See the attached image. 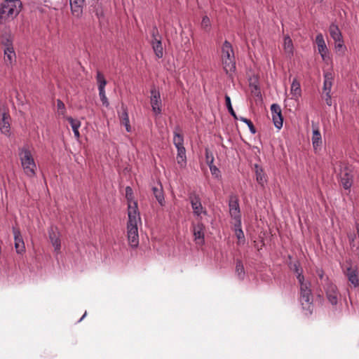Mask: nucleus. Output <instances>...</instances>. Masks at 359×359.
<instances>
[{
  "mask_svg": "<svg viewBox=\"0 0 359 359\" xmlns=\"http://www.w3.org/2000/svg\"><path fill=\"white\" fill-rule=\"evenodd\" d=\"M343 271L344 275L348 278V281L353 285V287H358L359 277L357 266H353L351 264H350L346 269H344Z\"/></svg>",
  "mask_w": 359,
  "mask_h": 359,
  "instance_id": "nucleus-12",
  "label": "nucleus"
},
{
  "mask_svg": "<svg viewBox=\"0 0 359 359\" xmlns=\"http://www.w3.org/2000/svg\"><path fill=\"white\" fill-rule=\"evenodd\" d=\"M22 2L20 4L15 2L4 1L0 6V25L5 23L9 18L16 17L21 11Z\"/></svg>",
  "mask_w": 359,
  "mask_h": 359,
  "instance_id": "nucleus-4",
  "label": "nucleus"
},
{
  "mask_svg": "<svg viewBox=\"0 0 359 359\" xmlns=\"http://www.w3.org/2000/svg\"><path fill=\"white\" fill-rule=\"evenodd\" d=\"M236 273L240 280H243L244 279L245 271L243 262L241 259H237L236 262Z\"/></svg>",
  "mask_w": 359,
  "mask_h": 359,
  "instance_id": "nucleus-31",
  "label": "nucleus"
},
{
  "mask_svg": "<svg viewBox=\"0 0 359 359\" xmlns=\"http://www.w3.org/2000/svg\"><path fill=\"white\" fill-rule=\"evenodd\" d=\"M201 27L205 31H208L210 29V21L209 18L207 15H205L203 18L202 21H201Z\"/></svg>",
  "mask_w": 359,
  "mask_h": 359,
  "instance_id": "nucleus-40",
  "label": "nucleus"
},
{
  "mask_svg": "<svg viewBox=\"0 0 359 359\" xmlns=\"http://www.w3.org/2000/svg\"><path fill=\"white\" fill-rule=\"evenodd\" d=\"M95 0H69L72 14L79 18L82 15L86 4H91Z\"/></svg>",
  "mask_w": 359,
  "mask_h": 359,
  "instance_id": "nucleus-9",
  "label": "nucleus"
},
{
  "mask_svg": "<svg viewBox=\"0 0 359 359\" xmlns=\"http://www.w3.org/2000/svg\"><path fill=\"white\" fill-rule=\"evenodd\" d=\"M222 53L224 70L226 74L234 72L236 70L234 53L231 44L226 40L222 45Z\"/></svg>",
  "mask_w": 359,
  "mask_h": 359,
  "instance_id": "nucleus-2",
  "label": "nucleus"
},
{
  "mask_svg": "<svg viewBox=\"0 0 359 359\" xmlns=\"http://www.w3.org/2000/svg\"><path fill=\"white\" fill-rule=\"evenodd\" d=\"M329 32L334 41H339V39L343 38L339 27L334 23L330 25Z\"/></svg>",
  "mask_w": 359,
  "mask_h": 359,
  "instance_id": "nucleus-26",
  "label": "nucleus"
},
{
  "mask_svg": "<svg viewBox=\"0 0 359 359\" xmlns=\"http://www.w3.org/2000/svg\"><path fill=\"white\" fill-rule=\"evenodd\" d=\"M57 227L51 226L48 230V235L50 241L55 248V250H59L60 249V239L59 238V233L57 231Z\"/></svg>",
  "mask_w": 359,
  "mask_h": 359,
  "instance_id": "nucleus-18",
  "label": "nucleus"
},
{
  "mask_svg": "<svg viewBox=\"0 0 359 359\" xmlns=\"http://www.w3.org/2000/svg\"><path fill=\"white\" fill-rule=\"evenodd\" d=\"M290 269L297 274V278L298 282H302L305 280L304 276L302 274L303 270L300 266L299 262H295L290 264Z\"/></svg>",
  "mask_w": 359,
  "mask_h": 359,
  "instance_id": "nucleus-29",
  "label": "nucleus"
},
{
  "mask_svg": "<svg viewBox=\"0 0 359 359\" xmlns=\"http://www.w3.org/2000/svg\"><path fill=\"white\" fill-rule=\"evenodd\" d=\"M189 200L191 203L194 213L197 216H199L203 212V208L198 194L195 191L189 193Z\"/></svg>",
  "mask_w": 359,
  "mask_h": 359,
  "instance_id": "nucleus-14",
  "label": "nucleus"
},
{
  "mask_svg": "<svg viewBox=\"0 0 359 359\" xmlns=\"http://www.w3.org/2000/svg\"><path fill=\"white\" fill-rule=\"evenodd\" d=\"M327 299L332 305H337L338 302L339 292L337 286L330 280L328 277L325 278L323 285Z\"/></svg>",
  "mask_w": 359,
  "mask_h": 359,
  "instance_id": "nucleus-6",
  "label": "nucleus"
},
{
  "mask_svg": "<svg viewBox=\"0 0 359 359\" xmlns=\"http://www.w3.org/2000/svg\"><path fill=\"white\" fill-rule=\"evenodd\" d=\"M180 129L177 127L174 132L173 143L177 149V161L181 166L186 164V149L184 147V137L180 133Z\"/></svg>",
  "mask_w": 359,
  "mask_h": 359,
  "instance_id": "nucleus-5",
  "label": "nucleus"
},
{
  "mask_svg": "<svg viewBox=\"0 0 359 359\" xmlns=\"http://www.w3.org/2000/svg\"><path fill=\"white\" fill-rule=\"evenodd\" d=\"M209 168L212 175H215L216 177L219 176L220 171L214 164L210 165Z\"/></svg>",
  "mask_w": 359,
  "mask_h": 359,
  "instance_id": "nucleus-44",
  "label": "nucleus"
},
{
  "mask_svg": "<svg viewBox=\"0 0 359 359\" xmlns=\"http://www.w3.org/2000/svg\"><path fill=\"white\" fill-rule=\"evenodd\" d=\"M128 238L132 248H136L139 244L137 225L127 226Z\"/></svg>",
  "mask_w": 359,
  "mask_h": 359,
  "instance_id": "nucleus-17",
  "label": "nucleus"
},
{
  "mask_svg": "<svg viewBox=\"0 0 359 359\" xmlns=\"http://www.w3.org/2000/svg\"><path fill=\"white\" fill-rule=\"evenodd\" d=\"M240 120L248 125L252 134H255L257 133L255 127L250 119H248L245 117H240Z\"/></svg>",
  "mask_w": 359,
  "mask_h": 359,
  "instance_id": "nucleus-37",
  "label": "nucleus"
},
{
  "mask_svg": "<svg viewBox=\"0 0 359 359\" xmlns=\"http://www.w3.org/2000/svg\"><path fill=\"white\" fill-rule=\"evenodd\" d=\"M225 102H226V108L229 112V114L236 119H237V116L232 107V105H231V99H230V97L227 95H225Z\"/></svg>",
  "mask_w": 359,
  "mask_h": 359,
  "instance_id": "nucleus-36",
  "label": "nucleus"
},
{
  "mask_svg": "<svg viewBox=\"0 0 359 359\" xmlns=\"http://www.w3.org/2000/svg\"><path fill=\"white\" fill-rule=\"evenodd\" d=\"M1 44L4 46V48H13V36L11 32H6L0 36Z\"/></svg>",
  "mask_w": 359,
  "mask_h": 359,
  "instance_id": "nucleus-22",
  "label": "nucleus"
},
{
  "mask_svg": "<svg viewBox=\"0 0 359 359\" xmlns=\"http://www.w3.org/2000/svg\"><path fill=\"white\" fill-rule=\"evenodd\" d=\"M250 88H251L252 95L256 97V101L262 102V93H261L260 89L259 88L258 86L250 85Z\"/></svg>",
  "mask_w": 359,
  "mask_h": 359,
  "instance_id": "nucleus-35",
  "label": "nucleus"
},
{
  "mask_svg": "<svg viewBox=\"0 0 359 359\" xmlns=\"http://www.w3.org/2000/svg\"><path fill=\"white\" fill-rule=\"evenodd\" d=\"M95 15L99 18H103L104 17V13L102 8V6L99 4L97 5V7L95 10Z\"/></svg>",
  "mask_w": 359,
  "mask_h": 359,
  "instance_id": "nucleus-43",
  "label": "nucleus"
},
{
  "mask_svg": "<svg viewBox=\"0 0 359 359\" xmlns=\"http://www.w3.org/2000/svg\"><path fill=\"white\" fill-rule=\"evenodd\" d=\"M205 161L208 166L212 165L214 162V156L208 149H205Z\"/></svg>",
  "mask_w": 359,
  "mask_h": 359,
  "instance_id": "nucleus-39",
  "label": "nucleus"
},
{
  "mask_svg": "<svg viewBox=\"0 0 359 359\" xmlns=\"http://www.w3.org/2000/svg\"><path fill=\"white\" fill-rule=\"evenodd\" d=\"M316 273L317 276H318V278H320V280H321L322 284L323 285L325 284V277H327V276L325 275V272L323 270V269L317 268L316 270Z\"/></svg>",
  "mask_w": 359,
  "mask_h": 359,
  "instance_id": "nucleus-41",
  "label": "nucleus"
},
{
  "mask_svg": "<svg viewBox=\"0 0 359 359\" xmlns=\"http://www.w3.org/2000/svg\"><path fill=\"white\" fill-rule=\"evenodd\" d=\"M272 120L276 128L280 129L283 127V117L281 108L279 104L274 103L271 106Z\"/></svg>",
  "mask_w": 359,
  "mask_h": 359,
  "instance_id": "nucleus-13",
  "label": "nucleus"
},
{
  "mask_svg": "<svg viewBox=\"0 0 359 359\" xmlns=\"http://www.w3.org/2000/svg\"><path fill=\"white\" fill-rule=\"evenodd\" d=\"M283 46L287 54H288L289 56H292L293 55V43L289 36H285Z\"/></svg>",
  "mask_w": 359,
  "mask_h": 359,
  "instance_id": "nucleus-33",
  "label": "nucleus"
},
{
  "mask_svg": "<svg viewBox=\"0 0 359 359\" xmlns=\"http://www.w3.org/2000/svg\"><path fill=\"white\" fill-rule=\"evenodd\" d=\"M126 198L128 201V203L133 204V191L130 187H126Z\"/></svg>",
  "mask_w": 359,
  "mask_h": 359,
  "instance_id": "nucleus-38",
  "label": "nucleus"
},
{
  "mask_svg": "<svg viewBox=\"0 0 359 359\" xmlns=\"http://www.w3.org/2000/svg\"><path fill=\"white\" fill-rule=\"evenodd\" d=\"M121 109V111L118 113V117L121 123L125 126L127 132H130L131 126L130 125L128 109L123 104H122Z\"/></svg>",
  "mask_w": 359,
  "mask_h": 359,
  "instance_id": "nucleus-20",
  "label": "nucleus"
},
{
  "mask_svg": "<svg viewBox=\"0 0 359 359\" xmlns=\"http://www.w3.org/2000/svg\"><path fill=\"white\" fill-rule=\"evenodd\" d=\"M204 225L202 223H198L194 226L193 232L194 239L198 244L204 243Z\"/></svg>",
  "mask_w": 359,
  "mask_h": 359,
  "instance_id": "nucleus-21",
  "label": "nucleus"
},
{
  "mask_svg": "<svg viewBox=\"0 0 359 359\" xmlns=\"http://www.w3.org/2000/svg\"><path fill=\"white\" fill-rule=\"evenodd\" d=\"M86 312L83 314V316L81 318V319H80L79 321V322H80V321H81V320L84 318V317L86 316Z\"/></svg>",
  "mask_w": 359,
  "mask_h": 359,
  "instance_id": "nucleus-51",
  "label": "nucleus"
},
{
  "mask_svg": "<svg viewBox=\"0 0 359 359\" xmlns=\"http://www.w3.org/2000/svg\"><path fill=\"white\" fill-rule=\"evenodd\" d=\"M128 222L127 226L137 225L138 222H141L140 212L138 211L137 201H133V204L128 205Z\"/></svg>",
  "mask_w": 359,
  "mask_h": 359,
  "instance_id": "nucleus-10",
  "label": "nucleus"
},
{
  "mask_svg": "<svg viewBox=\"0 0 359 359\" xmlns=\"http://www.w3.org/2000/svg\"><path fill=\"white\" fill-rule=\"evenodd\" d=\"M340 182L345 189H350L353 182V169L349 166H344L340 169Z\"/></svg>",
  "mask_w": 359,
  "mask_h": 359,
  "instance_id": "nucleus-7",
  "label": "nucleus"
},
{
  "mask_svg": "<svg viewBox=\"0 0 359 359\" xmlns=\"http://www.w3.org/2000/svg\"><path fill=\"white\" fill-rule=\"evenodd\" d=\"M300 285V297L299 301L303 309L309 311V313H312L313 296L311 289V284L310 281L303 280L299 282Z\"/></svg>",
  "mask_w": 359,
  "mask_h": 359,
  "instance_id": "nucleus-3",
  "label": "nucleus"
},
{
  "mask_svg": "<svg viewBox=\"0 0 359 359\" xmlns=\"http://www.w3.org/2000/svg\"><path fill=\"white\" fill-rule=\"evenodd\" d=\"M150 93V102L152 111L155 115H159L162 111V101L160 92L154 86L151 88Z\"/></svg>",
  "mask_w": 359,
  "mask_h": 359,
  "instance_id": "nucleus-8",
  "label": "nucleus"
},
{
  "mask_svg": "<svg viewBox=\"0 0 359 359\" xmlns=\"http://www.w3.org/2000/svg\"><path fill=\"white\" fill-rule=\"evenodd\" d=\"M325 102L328 106L332 105V97L330 93L327 92L325 93Z\"/></svg>",
  "mask_w": 359,
  "mask_h": 359,
  "instance_id": "nucleus-48",
  "label": "nucleus"
},
{
  "mask_svg": "<svg viewBox=\"0 0 359 359\" xmlns=\"http://www.w3.org/2000/svg\"><path fill=\"white\" fill-rule=\"evenodd\" d=\"M335 42V48L338 50H341L342 48H345V46L344 45V40L343 38L339 39V41H334Z\"/></svg>",
  "mask_w": 359,
  "mask_h": 359,
  "instance_id": "nucleus-47",
  "label": "nucleus"
},
{
  "mask_svg": "<svg viewBox=\"0 0 359 359\" xmlns=\"http://www.w3.org/2000/svg\"><path fill=\"white\" fill-rule=\"evenodd\" d=\"M312 144L313 149L316 153L318 151V149H320V146L322 144L321 134L317 127L313 128V130Z\"/></svg>",
  "mask_w": 359,
  "mask_h": 359,
  "instance_id": "nucleus-23",
  "label": "nucleus"
},
{
  "mask_svg": "<svg viewBox=\"0 0 359 359\" xmlns=\"http://www.w3.org/2000/svg\"><path fill=\"white\" fill-rule=\"evenodd\" d=\"M333 76L331 73L327 72L324 74L323 91L330 93L332 86Z\"/></svg>",
  "mask_w": 359,
  "mask_h": 359,
  "instance_id": "nucleus-30",
  "label": "nucleus"
},
{
  "mask_svg": "<svg viewBox=\"0 0 359 359\" xmlns=\"http://www.w3.org/2000/svg\"><path fill=\"white\" fill-rule=\"evenodd\" d=\"M152 191L158 203L162 206L164 205L165 198L162 185L159 184L158 187H153Z\"/></svg>",
  "mask_w": 359,
  "mask_h": 359,
  "instance_id": "nucleus-25",
  "label": "nucleus"
},
{
  "mask_svg": "<svg viewBox=\"0 0 359 359\" xmlns=\"http://www.w3.org/2000/svg\"><path fill=\"white\" fill-rule=\"evenodd\" d=\"M238 201V198L236 195L231 194L229 196V207L231 217L241 215Z\"/></svg>",
  "mask_w": 359,
  "mask_h": 359,
  "instance_id": "nucleus-16",
  "label": "nucleus"
},
{
  "mask_svg": "<svg viewBox=\"0 0 359 359\" xmlns=\"http://www.w3.org/2000/svg\"><path fill=\"white\" fill-rule=\"evenodd\" d=\"M96 80L98 84L99 95L100 97V100L104 106L108 107L109 105V103L105 95L104 90L105 86L107 84V81L104 75L100 71L97 72Z\"/></svg>",
  "mask_w": 359,
  "mask_h": 359,
  "instance_id": "nucleus-11",
  "label": "nucleus"
},
{
  "mask_svg": "<svg viewBox=\"0 0 359 359\" xmlns=\"http://www.w3.org/2000/svg\"><path fill=\"white\" fill-rule=\"evenodd\" d=\"M13 233L14 236L15 248L16 252L18 254H22L25 251V246L19 228L13 226Z\"/></svg>",
  "mask_w": 359,
  "mask_h": 359,
  "instance_id": "nucleus-15",
  "label": "nucleus"
},
{
  "mask_svg": "<svg viewBox=\"0 0 359 359\" xmlns=\"http://www.w3.org/2000/svg\"><path fill=\"white\" fill-rule=\"evenodd\" d=\"M316 42L318 46V50L319 53L320 54L323 60H325L328 50L322 34H318L316 36Z\"/></svg>",
  "mask_w": 359,
  "mask_h": 359,
  "instance_id": "nucleus-19",
  "label": "nucleus"
},
{
  "mask_svg": "<svg viewBox=\"0 0 359 359\" xmlns=\"http://www.w3.org/2000/svg\"><path fill=\"white\" fill-rule=\"evenodd\" d=\"M57 107L58 110L61 111V114H64L65 112V106L63 102L60 100H57Z\"/></svg>",
  "mask_w": 359,
  "mask_h": 359,
  "instance_id": "nucleus-45",
  "label": "nucleus"
},
{
  "mask_svg": "<svg viewBox=\"0 0 359 359\" xmlns=\"http://www.w3.org/2000/svg\"><path fill=\"white\" fill-rule=\"evenodd\" d=\"M18 154L25 174L29 177H34L36 175V165L31 151L27 147H23L19 148Z\"/></svg>",
  "mask_w": 359,
  "mask_h": 359,
  "instance_id": "nucleus-1",
  "label": "nucleus"
},
{
  "mask_svg": "<svg viewBox=\"0 0 359 359\" xmlns=\"http://www.w3.org/2000/svg\"><path fill=\"white\" fill-rule=\"evenodd\" d=\"M4 58L6 62H9L10 64H12L13 61H15L16 59V55L14 51V48H4Z\"/></svg>",
  "mask_w": 359,
  "mask_h": 359,
  "instance_id": "nucleus-32",
  "label": "nucleus"
},
{
  "mask_svg": "<svg viewBox=\"0 0 359 359\" xmlns=\"http://www.w3.org/2000/svg\"><path fill=\"white\" fill-rule=\"evenodd\" d=\"M151 36H152V41H155V39H158V37L160 36H159V33H158V30L156 27V26H154L152 27V29H151Z\"/></svg>",
  "mask_w": 359,
  "mask_h": 359,
  "instance_id": "nucleus-46",
  "label": "nucleus"
},
{
  "mask_svg": "<svg viewBox=\"0 0 359 359\" xmlns=\"http://www.w3.org/2000/svg\"><path fill=\"white\" fill-rule=\"evenodd\" d=\"M67 120L71 125L74 136L76 139H79L80 137L79 128L81 126V122L79 120L74 119L72 116L67 117Z\"/></svg>",
  "mask_w": 359,
  "mask_h": 359,
  "instance_id": "nucleus-28",
  "label": "nucleus"
},
{
  "mask_svg": "<svg viewBox=\"0 0 359 359\" xmlns=\"http://www.w3.org/2000/svg\"><path fill=\"white\" fill-rule=\"evenodd\" d=\"M301 92L300 83L294 79L291 84L290 93L292 96L298 97L301 95Z\"/></svg>",
  "mask_w": 359,
  "mask_h": 359,
  "instance_id": "nucleus-34",
  "label": "nucleus"
},
{
  "mask_svg": "<svg viewBox=\"0 0 359 359\" xmlns=\"http://www.w3.org/2000/svg\"><path fill=\"white\" fill-rule=\"evenodd\" d=\"M234 219V229L235 231L241 229V215L232 217Z\"/></svg>",
  "mask_w": 359,
  "mask_h": 359,
  "instance_id": "nucleus-42",
  "label": "nucleus"
},
{
  "mask_svg": "<svg viewBox=\"0 0 359 359\" xmlns=\"http://www.w3.org/2000/svg\"><path fill=\"white\" fill-rule=\"evenodd\" d=\"M356 230H357V233H358V236L359 238V224H356Z\"/></svg>",
  "mask_w": 359,
  "mask_h": 359,
  "instance_id": "nucleus-50",
  "label": "nucleus"
},
{
  "mask_svg": "<svg viewBox=\"0 0 359 359\" xmlns=\"http://www.w3.org/2000/svg\"><path fill=\"white\" fill-rule=\"evenodd\" d=\"M255 171L256 175L257 182L262 186L266 182V176L264 173L263 169L261 166L257 164L255 165Z\"/></svg>",
  "mask_w": 359,
  "mask_h": 359,
  "instance_id": "nucleus-27",
  "label": "nucleus"
},
{
  "mask_svg": "<svg viewBox=\"0 0 359 359\" xmlns=\"http://www.w3.org/2000/svg\"><path fill=\"white\" fill-rule=\"evenodd\" d=\"M152 48L155 55L158 58H161L163 56V49L161 43V37L155 39V41H151Z\"/></svg>",
  "mask_w": 359,
  "mask_h": 359,
  "instance_id": "nucleus-24",
  "label": "nucleus"
},
{
  "mask_svg": "<svg viewBox=\"0 0 359 359\" xmlns=\"http://www.w3.org/2000/svg\"><path fill=\"white\" fill-rule=\"evenodd\" d=\"M235 232H236V236L238 240L244 239L245 236H244V233L242 229L236 230V231H235Z\"/></svg>",
  "mask_w": 359,
  "mask_h": 359,
  "instance_id": "nucleus-49",
  "label": "nucleus"
}]
</instances>
